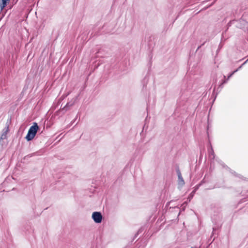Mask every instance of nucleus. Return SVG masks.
<instances>
[{
  "mask_svg": "<svg viewBox=\"0 0 248 248\" xmlns=\"http://www.w3.org/2000/svg\"><path fill=\"white\" fill-rule=\"evenodd\" d=\"M9 132V126L8 125L3 129L2 133L0 137V139L2 140L6 139L7 138V134Z\"/></svg>",
  "mask_w": 248,
  "mask_h": 248,
  "instance_id": "7ed1b4c3",
  "label": "nucleus"
},
{
  "mask_svg": "<svg viewBox=\"0 0 248 248\" xmlns=\"http://www.w3.org/2000/svg\"><path fill=\"white\" fill-rule=\"evenodd\" d=\"M227 80H225L223 81V83H225L227 82Z\"/></svg>",
  "mask_w": 248,
  "mask_h": 248,
  "instance_id": "f8f14e48",
  "label": "nucleus"
},
{
  "mask_svg": "<svg viewBox=\"0 0 248 248\" xmlns=\"http://www.w3.org/2000/svg\"><path fill=\"white\" fill-rule=\"evenodd\" d=\"M212 243H211V244H210V245H211V247H212Z\"/></svg>",
  "mask_w": 248,
  "mask_h": 248,
  "instance_id": "2eb2a0df",
  "label": "nucleus"
},
{
  "mask_svg": "<svg viewBox=\"0 0 248 248\" xmlns=\"http://www.w3.org/2000/svg\"><path fill=\"white\" fill-rule=\"evenodd\" d=\"M201 46H199L198 48V49H199L200 48Z\"/></svg>",
  "mask_w": 248,
  "mask_h": 248,
  "instance_id": "4468645a",
  "label": "nucleus"
},
{
  "mask_svg": "<svg viewBox=\"0 0 248 248\" xmlns=\"http://www.w3.org/2000/svg\"><path fill=\"white\" fill-rule=\"evenodd\" d=\"M248 61V59L246 62H245L244 63H246Z\"/></svg>",
  "mask_w": 248,
  "mask_h": 248,
  "instance_id": "ddd939ff",
  "label": "nucleus"
},
{
  "mask_svg": "<svg viewBox=\"0 0 248 248\" xmlns=\"http://www.w3.org/2000/svg\"><path fill=\"white\" fill-rule=\"evenodd\" d=\"M39 127L37 123H34L33 125H32L29 129L28 134L26 137V139L27 140L30 141L32 140L35 137Z\"/></svg>",
  "mask_w": 248,
  "mask_h": 248,
  "instance_id": "f257e3e1",
  "label": "nucleus"
},
{
  "mask_svg": "<svg viewBox=\"0 0 248 248\" xmlns=\"http://www.w3.org/2000/svg\"><path fill=\"white\" fill-rule=\"evenodd\" d=\"M35 155V153H33V154H30V155H28L27 156L31 157L33 155Z\"/></svg>",
  "mask_w": 248,
  "mask_h": 248,
  "instance_id": "9d476101",
  "label": "nucleus"
},
{
  "mask_svg": "<svg viewBox=\"0 0 248 248\" xmlns=\"http://www.w3.org/2000/svg\"><path fill=\"white\" fill-rule=\"evenodd\" d=\"M178 184L181 186H183L185 184V182L182 176L178 178Z\"/></svg>",
  "mask_w": 248,
  "mask_h": 248,
  "instance_id": "423d86ee",
  "label": "nucleus"
},
{
  "mask_svg": "<svg viewBox=\"0 0 248 248\" xmlns=\"http://www.w3.org/2000/svg\"><path fill=\"white\" fill-rule=\"evenodd\" d=\"M176 172H177V174L178 178L182 176V174H181V171H180V170L179 169H177L176 170Z\"/></svg>",
  "mask_w": 248,
  "mask_h": 248,
  "instance_id": "0eeeda50",
  "label": "nucleus"
},
{
  "mask_svg": "<svg viewBox=\"0 0 248 248\" xmlns=\"http://www.w3.org/2000/svg\"><path fill=\"white\" fill-rule=\"evenodd\" d=\"M236 71H233L232 73L228 77L227 80H228L229 79V78H230L232 76V75Z\"/></svg>",
  "mask_w": 248,
  "mask_h": 248,
  "instance_id": "1a4fd4ad",
  "label": "nucleus"
},
{
  "mask_svg": "<svg viewBox=\"0 0 248 248\" xmlns=\"http://www.w3.org/2000/svg\"><path fill=\"white\" fill-rule=\"evenodd\" d=\"M92 218L95 222L101 223L102 219V216L100 212H94L92 214Z\"/></svg>",
  "mask_w": 248,
  "mask_h": 248,
  "instance_id": "f03ea898",
  "label": "nucleus"
},
{
  "mask_svg": "<svg viewBox=\"0 0 248 248\" xmlns=\"http://www.w3.org/2000/svg\"><path fill=\"white\" fill-rule=\"evenodd\" d=\"M209 153L211 155H213V158H214V153L212 148H211L210 150H209Z\"/></svg>",
  "mask_w": 248,
  "mask_h": 248,
  "instance_id": "6e6552de",
  "label": "nucleus"
},
{
  "mask_svg": "<svg viewBox=\"0 0 248 248\" xmlns=\"http://www.w3.org/2000/svg\"><path fill=\"white\" fill-rule=\"evenodd\" d=\"M73 104H74V102L67 103V104L65 105V106L62 108V110L65 109V110L66 111L67 110V108L70 107L72 106L73 105Z\"/></svg>",
  "mask_w": 248,
  "mask_h": 248,
  "instance_id": "39448f33",
  "label": "nucleus"
},
{
  "mask_svg": "<svg viewBox=\"0 0 248 248\" xmlns=\"http://www.w3.org/2000/svg\"><path fill=\"white\" fill-rule=\"evenodd\" d=\"M10 0H0V7L1 10H2L7 5V3H9Z\"/></svg>",
  "mask_w": 248,
  "mask_h": 248,
  "instance_id": "20e7f679",
  "label": "nucleus"
},
{
  "mask_svg": "<svg viewBox=\"0 0 248 248\" xmlns=\"http://www.w3.org/2000/svg\"><path fill=\"white\" fill-rule=\"evenodd\" d=\"M233 20H232V21H230L229 22V23L228 24V26H231V24H232V22H233Z\"/></svg>",
  "mask_w": 248,
  "mask_h": 248,
  "instance_id": "9b49d317",
  "label": "nucleus"
}]
</instances>
